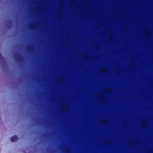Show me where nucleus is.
Segmentation results:
<instances>
[{"mask_svg": "<svg viewBox=\"0 0 153 153\" xmlns=\"http://www.w3.org/2000/svg\"><path fill=\"white\" fill-rule=\"evenodd\" d=\"M18 137L16 135H15L12 137L10 138V140L12 142H14L15 140L17 139Z\"/></svg>", "mask_w": 153, "mask_h": 153, "instance_id": "1", "label": "nucleus"}, {"mask_svg": "<svg viewBox=\"0 0 153 153\" xmlns=\"http://www.w3.org/2000/svg\"><path fill=\"white\" fill-rule=\"evenodd\" d=\"M15 58L18 62H19L21 59L20 57L19 56V54L17 53H16L15 55Z\"/></svg>", "mask_w": 153, "mask_h": 153, "instance_id": "2", "label": "nucleus"}, {"mask_svg": "<svg viewBox=\"0 0 153 153\" xmlns=\"http://www.w3.org/2000/svg\"><path fill=\"white\" fill-rule=\"evenodd\" d=\"M30 48H28V50H30Z\"/></svg>", "mask_w": 153, "mask_h": 153, "instance_id": "3", "label": "nucleus"}, {"mask_svg": "<svg viewBox=\"0 0 153 153\" xmlns=\"http://www.w3.org/2000/svg\"><path fill=\"white\" fill-rule=\"evenodd\" d=\"M9 21H11V20H9Z\"/></svg>", "mask_w": 153, "mask_h": 153, "instance_id": "4", "label": "nucleus"}]
</instances>
